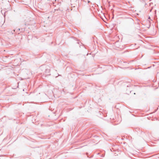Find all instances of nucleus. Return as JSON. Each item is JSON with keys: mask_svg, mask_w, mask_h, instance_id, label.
<instances>
[{"mask_svg": "<svg viewBox=\"0 0 159 159\" xmlns=\"http://www.w3.org/2000/svg\"><path fill=\"white\" fill-rule=\"evenodd\" d=\"M148 19H150V16H149V17L148 18Z\"/></svg>", "mask_w": 159, "mask_h": 159, "instance_id": "nucleus-1", "label": "nucleus"}, {"mask_svg": "<svg viewBox=\"0 0 159 159\" xmlns=\"http://www.w3.org/2000/svg\"><path fill=\"white\" fill-rule=\"evenodd\" d=\"M129 86H129V85H127V87H129Z\"/></svg>", "mask_w": 159, "mask_h": 159, "instance_id": "nucleus-2", "label": "nucleus"}, {"mask_svg": "<svg viewBox=\"0 0 159 159\" xmlns=\"http://www.w3.org/2000/svg\"><path fill=\"white\" fill-rule=\"evenodd\" d=\"M142 1H143V2H144V0H142Z\"/></svg>", "mask_w": 159, "mask_h": 159, "instance_id": "nucleus-3", "label": "nucleus"}, {"mask_svg": "<svg viewBox=\"0 0 159 159\" xmlns=\"http://www.w3.org/2000/svg\"><path fill=\"white\" fill-rule=\"evenodd\" d=\"M147 4L146 3H145V5H146Z\"/></svg>", "mask_w": 159, "mask_h": 159, "instance_id": "nucleus-4", "label": "nucleus"}]
</instances>
